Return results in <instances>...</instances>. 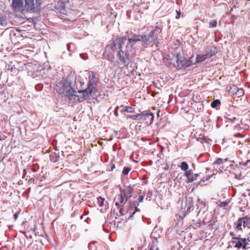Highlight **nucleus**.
<instances>
[{"label": "nucleus", "instance_id": "38", "mask_svg": "<svg viewBox=\"0 0 250 250\" xmlns=\"http://www.w3.org/2000/svg\"><path fill=\"white\" fill-rule=\"evenodd\" d=\"M76 226L75 225H72L71 226V230H72L73 229L75 230L76 229Z\"/></svg>", "mask_w": 250, "mask_h": 250}, {"label": "nucleus", "instance_id": "34", "mask_svg": "<svg viewBox=\"0 0 250 250\" xmlns=\"http://www.w3.org/2000/svg\"><path fill=\"white\" fill-rule=\"evenodd\" d=\"M19 212H18L14 214V218L15 220H16L17 219V218L19 216Z\"/></svg>", "mask_w": 250, "mask_h": 250}, {"label": "nucleus", "instance_id": "1", "mask_svg": "<svg viewBox=\"0 0 250 250\" xmlns=\"http://www.w3.org/2000/svg\"><path fill=\"white\" fill-rule=\"evenodd\" d=\"M126 40L125 37L116 36L112 38L110 43L105 47L103 53L104 58L110 62H114L115 51L123 45Z\"/></svg>", "mask_w": 250, "mask_h": 250}, {"label": "nucleus", "instance_id": "12", "mask_svg": "<svg viewBox=\"0 0 250 250\" xmlns=\"http://www.w3.org/2000/svg\"><path fill=\"white\" fill-rule=\"evenodd\" d=\"M23 6V0H13L12 7L15 11L22 10Z\"/></svg>", "mask_w": 250, "mask_h": 250}, {"label": "nucleus", "instance_id": "43", "mask_svg": "<svg viewBox=\"0 0 250 250\" xmlns=\"http://www.w3.org/2000/svg\"><path fill=\"white\" fill-rule=\"evenodd\" d=\"M158 42L157 43L156 46H158Z\"/></svg>", "mask_w": 250, "mask_h": 250}, {"label": "nucleus", "instance_id": "29", "mask_svg": "<svg viewBox=\"0 0 250 250\" xmlns=\"http://www.w3.org/2000/svg\"><path fill=\"white\" fill-rule=\"evenodd\" d=\"M243 94V90L242 89L238 88L237 90V93H236L235 95H237L238 97H240L242 96Z\"/></svg>", "mask_w": 250, "mask_h": 250}, {"label": "nucleus", "instance_id": "25", "mask_svg": "<svg viewBox=\"0 0 250 250\" xmlns=\"http://www.w3.org/2000/svg\"><path fill=\"white\" fill-rule=\"evenodd\" d=\"M180 167L182 170L187 171L188 168V165L186 162H182Z\"/></svg>", "mask_w": 250, "mask_h": 250}, {"label": "nucleus", "instance_id": "14", "mask_svg": "<svg viewBox=\"0 0 250 250\" xmlns=\"http://www.w3.org/2000/svg\"><path fill=\"white\" fill-rule=\"evenodd\" d=\"M159 30V28L158 26L155 27V28L154 30H152L150 32L149 34H148V36H150V38H151L155 42L156 40L158 39V32ZM154 43L155 42H154Z\"/></svg>", "mask_w": 250, "mask_h": 250}, {"label": "nucleus", "instance_id": "2", "mask_svg": "<svg viewBox=\"0 0 250 250\" xmlns=\"http://www.w3.org/2000/svg\"><path fill=\"white\" fill-rule=\"evenodd\" d=\"M133 188L130 186H125L123 189H120V193L116 195L114 202L116 206L120 209L121 213L123 205L125 204L128 199L132 196Z\"/></svg>", "mask_w": 250, "mask_h": 250}, {"label": "nucleus", "instance_id": "40", "mask_svg": "<svg viewBox=\"0 0 250 250\" xmlns=\"http://www.w3.org/2000/svg\"><path fill=\"white\" fill-rule=\"evenodd\" d=\"M146 121V123L147 124V122L149 121V118L148 117H146V119H144Z\"/></svg>", "mask_w": 250, "mask_h": 250}, {"label": "nucleus", "instance_id": "36", "mask_svg": "<svg viewBox=\"0 0 250 250\" xmlns=\"http://www.w3.org/2000/svg\"><path fill=\"white\" fill-rule=\"evenodd\" d=\"M79 236L78 233H77L76 235H74L73 238V240H74L76 239L77 238H78Z\"/></svg>", "mask_w": 250, "mask_h": 250}, {"label": "nucleus", "instance_id": "13", "mask_svg": "<svg viewBox=\"0 0 250 250\" xmlns=\"http://www.w3.org/2000/svg\"><path fill=\"white\" fill-rule=\"evenodd\" d=\"M140 41L142 42L143 45L146 47L148 45V42L150 39V36L147 34L140 35Z\"/></svg>", "mask_w": 250, "mask_h": 250}, {"label": "nucleus", "instance_id": "42", "mask_svg": "<svg viewBox=\"0 0 250 250\" xmlns=\"http://www.w3.org/2000/svg\"><path fill=\"white\" fill-rule=\"evenodd\" d=\"M115 167V166L113 165V166L111 168V169L112 170L113 169V168Z\"/></svg>", "mask_w": 250, "mask_h": 250}, {"label": "nucleus", "instance_id": "5", "mask_svg": "<svg viewBox=\"0 0 250 250\" xmlns=\"http://www.w3.org/2000/svg\"><path fill=\"white\" fill-rule=\"evenodd\" d=\"M246 136V133L238 132L234 134L230 139V141L233 145V147L236 149L242 148L243 147V138Z\"/></svg>", "mask_w": 250, "mask_h": 250}, {"label": "nucleus", "instance_id": "8", "mask_svg": "<svg viewBox=\"0 0 250 250\" xmlns=\"http://www.w3.org/2000/svg\"><path fill=\"white\" fill-rule=\"evenodd\" d=\"M176 62L177 64V68L178 69H181L182 68H186L191 65V58L188 60L185 58L181 59L180 54H178L176 56Z\"/></svg>", "mask_w": 250, "mask_h": 250}, {"label": "nucleus", "instance_id": "33", "mask_svg": "<svg viewBox=\"0 0 250 250\" xmlns=\"http://www.w3.org/2000/svg\"><path fill=\"white\" fill-rule=\"evenodd\" d=\"M177 15L176 16V19H178L180 17L181 12L180 11L176 10Z\"/></svg>", "mask_w": 250, "mask_h": 250}, {"label": "nucleus", "instance_id": "28", "mask_svg": "<svg viewBox=\"0 0 250 250\" xmlns=\"http://www.w3.org/2000/svg\"><path fill=\"white\" fill-rule=\"evenodd\" d=\"M131 169V168L129 167H124L122 173L125 175H126L128 174Z\"/></svg>", "mask_w": 250, "mask_h": 250}, {"label": "nucleus", "instance_id": "16", "mask_svg": "<svg viewBox=\"0 0 250 250\" xmlns=\"http://www.w3.org/2000/svg\"><path fill=\"white\" fill-rule=\"evenodd\" d=\"M217 48L214 46H212L209 48L208 52L207 54L208 58H210L215 56L217 54Z\"/></svg>", "mask_w": 250, "mask_h": 250}, {"label": "nucleus", "instance_id": "41", "mask_svg": "<svg viewBox=\"0 0 250 250\" xmlns=\"http://www.w3.org/2000/svg\"><path fill=\"white\" fill-rule=\"evenodd\" d=\"M168 168H169V167H168V166H167H167L165 167V168H164V169H165V170H167V169H168Z\"/></svg>", "mask_w": 250, "mask_h": 250}, {"label": "nucleus", "instance_id": "24", "mask_svg": "<svg viewBox=\"0 0 250 250\" xmlns=\"http://www.w3.org/2000/svg\"><path fill=\"white\" fill-rule=\"evenodd\" d=\"M6 24L7 21L6 16L0 15V25L5 26Z\"/></svg>", "mask_w": 250, "mask_h": 250}, {"label": "nucleus", "instance_id": "23", "mask_svg": "<svg viewBox=\"0 0 250 250\" xmlns=\"http://www.w3.org/2000/svg\"><path fill=\"white\" fill-rule=\"evenodd\" d=\"M238 88L236 86L234 85H232L229 90V94L231 95H235L236 93H237Z\"/></svg>", "mask_w": 250, "mask_h": 250}, {"label": "nucleus", "instance_id": "3", "mask_svg": "<svg viewBox=\"0 0 250 250\" xmlns=\"http://www.w3.org/2000/svg\"><path fill=\"white\" fill-rule=\"evenodd\" d=\"M248 244V242L246 238H242L239 237H233L229 242L228 248L229 249V248L233 247L236 249L237 250H239L241 249L245 250Z\"/></svg>", "mask_w": 250, "mask_h": 250}, {"label": "nucleus", "instance_id": "35", "mask_svg": "<svg viewBox=\"0 0 250 250\" xmlns=\"http://www.w3.org/2000/svg\"><path fill=\"white\" fill-rule=\"evenodd\" d=\"M229 234L230 236H231L233 237H236V234H235V233L233 231H231L229 233Z\"/></svg>", "mask_w": 250, "mask_h": 250}, {"label": "nucleus", "instance_id": "9", "mask_svg": "<svg viewBox=\"0 0 250 250\" xmlns=\"http://www.w3.org/2000/svg\"><path fill=\"white\" fill-rule=\"evenodd\" d=\"M56 86L60 88L59 89H57V90H58L60 93H62L66 90H68V91H70L71 89V83L68 79H62Z\"/></svg>", "mask_w": 250, "mask_h": 250}, {"label": "nucleus", "instance_id": "37", "mask_svg": "<svg viewBox=\"0 0 250 250\" xmlns=\"http://www.w3.org/2000/svg\"><path fill=\"white\" fill-rule=\"evenodd\" d=\"M221 162H222V160H221V159H218V160L216 161L215 163H217V164H219L221 163Z\"/></svg>", "mask_w": 250, "mask_h": 250}, {"label": "nucleus", "instance_id": "11", "mask_svg": "<svg viewBox=\"0 0 250 250\" xmlns=\"http://www.w3.org/2000/svg\"><path fill=\"white\" fill-rule=\"evenodd\" d=\"M25 7L28 11L36 12L37 11L38 6H35L34 0H25Z\"/></svg>", "mask_w": 250, "mask_h": 250}, {"label": "nucleus", "instance_id": "18", "mask_svg": "<svg viewBox=\"0 0 250 250\" xmlns=\"http://www.w3.org/2000/svg\"><path fill=\"white\" fill-rule=\"evenodd\" d=\"M208 58L207 54L205 55H198L196 58V62L197 63L202 62Z\"/></svg>", "mask_w": 250, "mask_h": 250}, {"label": "nucleus", "instance_id": "31", "mask_svg": "<svg viewBox=\"0 0 250 250\" xmlns=\"http://www.w3.org/2000/svg\"><path fill=\"white\" fill-rule=\"evenodd\" d=\"M145 197V194L143 195L140 196L138 199V202H143Z\"/></svg>", "mask_w": 250, "mask_h": 250}, {"label": "nucleus", "instance_id": "7", "mask_svg": "<svg viewBox=\"0 0 250 250\" xmlns=\"http://www.w3.org/2000/svg\"><path fill=\"white\" fill-rule=\"evenodd\" d=\"M146 117L149 118V121L147 122V124H151L153 122L154 116L153 114L150 111H145L136 115H127L126 118L127 119L130 118L132 120H138V119H146Z\"/></svg>", "mask_w": 250, "mask_h": 250}, {"label": "nucleus", "instance_id": "32", "mask_svg": "<svg viewBox=\"0 0 250 250\" xmlns=\"http://www.w3.org/2000/svg\"><path fill=\"white\" fill-rule=\"evenodd\" d=\"M119 109V106H117L115 109V110H114V115H115V116L116 117H118L119 116V114H118V110Z\"/></svg>", "mask_w": 250, "mask_h": 250}, {"label": "nucleus", "instance_id": "15", "mask_svg": "<svg viewBox=\"0 0 250 250\" xmlns=\"http://www.w3.org/2000/svg\"><path fill=\"white\" fill-rule=\"evenodd\" d=\"M121 107H122V110H121V113H124L125 112H128V113H134L135 111V109L133 107L129 106H124V105H121Z\"/></svg>", "mask_w": 250, "mask_h": 250}, {"label": "nucleus", "instance_id": "22", "mask_svg": "<svg viewBox=\"0 0 250 250\" xmlns=\"http://www.w3.org/2000/svg\"><path fill=\"white\" fill-rule=\"evenodd\" d=\"M138 205L139 203L138 201H134L133 202L130 203V206L131 207L135 208V211L132 213V214L131 216H133L135 214V213L139 210L137 208Z\"/></svg>", "mask_w": 250, "mask_h": 250}, {"label": "nucleus", "instance_id": "39", "mask_svg": "<svg viewBox=\"0 0 250 250\" xmlns=\"http://www.w3.org/2000/svg\"><path fill=\"white\" fill-rule=\"evenodd\" d=\"M199 174H195L194 176H192V177L196 178V180L197 179V177L199 176Z\"/></svg>", "mask_w": 250, "mask_h": 250}, {"label": "nucleus", "instance_id": "44", "mask_svg": "<svg viewBox=\"0 0 250 250\" xmlns=\"http://www.w3.org/2000/svg\"><path fill=\"white\" fill-rule=\"evenodd\" d=\"M156 250H158V249L157 248V249H156Z\"/></svg>", "mask_w": 250, "mask_h": 250}, {"label": "nucleus", "instance_id": "20", "mask_svg": "<svg viewBox=\"0 0 250 250\" xmlns=\"http://www.w3.org/2000/svg\"><path fill=\"white\" fill-rule=\"evenodd\" d=\"M191 174V170H188L186 172L185 176L188 178V182H192L193 181L196 180V178L191 177L190 175Z\"/></svg>", "mask_w": 250, "mask_h": 250}, {"label": "nucleus", "instance_id": "21", "mask_svg": "<svg viewBox=\"0 0 250 250\" xmlns=\"http://www.w3.org/2000/svg\"><path fill=\"white\" fill-rule=\"evenodd\" d=\"M97 204L99 207H102L104 205V202L105 201L104 198H103L101 196H99L96 198Z\"/></svg>", "mask_w": 250, "mask_h": 250}, {"label": "nucleus", "instance_id": "4", "mask_svg": "<svg viewBox=\"0 0 250 250\" xmlns=\"http://www.w3.org/2000/svg\"><path fill=\"white\" fill-rule=\"evenodd\" d=\"M234 227L237 231H243L246 229H250V217L244 216L239 218L234 223Z\"/></svg>", "mask_w": 250, "mask_h": 250}, {"label": "nucleus", "instance_id": "26", "mask_svg": "<svg viewBox=\"0 0 250 250\" xmlns=\"http://www.w3.org/2000/svg\"><path fill=\"white\" fill-rule=\"evenodd\" d=\"M220 104V101L219 100H215L211 103V106L212 108L216 107L219 104Z\"/></svg>", "mask_w": 250, "mask_h": 250}, {"label": "nucleus", "instance_id": "17", "mask_svg": "<svg viewBox=\"0 0 250 250\" xmlns=\"http://www.w3.org/2000/svg\"><path fill=\"white\" fill-rule=\"evenodd\" d=\"M65 96L69 97L70 100H73L74 101H78L80 100V97L79 96L72 94L70 91H66Z\"/></svg>", "mask_w": 250, "mask_h": 250}, {"label": "nucleus", "instance_id": "6", "mask_svg": "<svg viewBox=\"0 0 250 250\" xmlns=\"http://www.w3.org/2000/svg\"><path fill=\"white\" fill-rule=\"evenodd\" d=\"M123 45L120 48H118L117 57L118 58L119 62L124 66H127L130 63V60L129 57L128 51H124L123 50Z\"/></svg>", "mask_w": 250, "mask_h": 250}, {"label": "nucleus", "instance_id": "27", "mask_svg": "<svg viewBox=\"0 0 250 250\" xmlns=\"http://www.w3.org/2000/svg\"><path fill=\"white\" fill-rule=\"evenodd\" d=\"M217 204H218V206L220 207H225L228 205L229 202L219 201V202H217Z\"/></svg>", "mask_w": 250, "mask_h": 250}, {"label": "nucleus", "instance_id": "10", "mask_svg": "<svg viewBox=\"0 0 250 250\" xmlns=\"http://www.w3.org/2000/svg\"><path fill=\"white\" fill-rule=\"evenodd\" d=\"M79 93L83 94L81 98L87 99L92 94L96 92V89L95 86L91 83H89L87 88L82 91H79Z\"/></svg>", "mask_w": 250, "mask_h": 250}, {"label": "nucleus", "instance_id": "19", "mask_svg": "<svg viewBox=\"0 0 250 250\" xmlns=\"http://www.w3.org/2000/svg\"><path fill=\"white\" fill-rule=\"evenodd\" d=\"M139 37H140V35H137V34H134L133 35L132 38L128 39V41L129 42H140V38Z\"/></svg>", "mask_w": 250, "mask_h": 250}, {"label": "nucleus", "instance_id": "30", "mask_svg": "<svg viewBox=\"0 0 250 250\" xmlns=\"http://www.w3.org/2000/svg\"><path fill=\"white\" fill-rule=\"evenodd\" d=\"M210 27H215L217 25V21L215 20L211 21L209 23Z\"/></svg>", "mask_w": 250, "mask_h": 250}]
</instances>
